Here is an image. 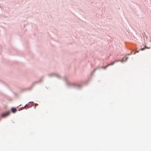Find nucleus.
<instances>
[{"instance_id":"1","label":"nucleus","mask_w":151,"mask_h":151,"mask_svg":"<svg viewBox=\"0 0 151 151\" xmlns=\"http://www.w3.org/2000/svg\"><path fill=\"white\" fill-rule=\"evenodd\" d=\"M10 113L9 112H6V113L3 114H1V116L2 117H5L8 115H9V114Z\"/></svg>"},{"instance_id":"2","label":"nucleus","mask_w":151,"mask_h":151,"mask_svg":"<svg viewBox=\"0 0 151 151\" xmlns=\"http://www.w3.org/2000/svg\"><path fill=\"white\" fill-rule=\"evenodd\" d=\"M17 110V109L15 108H12V111L13 113L15 112Z\"/></svg>"},{"instance_id":"3","label":"nucleus","mask_w":151,"mask_h":151,"mask_svg":"<svg viewBox=\"0 0 151 151\" xmlns=\"http://www.w3.org/2000/svg\"><path fill=\"white\" fill-rule=\"evenodd\" d=\"M114 62H113L111 63V64H109L106 67H103V68H106L107 66H108L109 65H113L114 64Z\"/></svg>"},{"instance_id":"4","label":"nucleus","mask_w":151,"mask_h":151,"mask_svg":"<svg viewBox=\"0 0 151 151\" xmlns=\"http://www.w3.org/2000/svg\"><path fill=\"white\" fill-rule=\"evenodd\" d=\"M128 59V58L127 57H125V58H123V61H125V60H127Z\"/></svg>"},{"instance_id":"5","label":"nucleus","mask_w":151,"mask_h":151,"mask_svg":"<svg viewBox=\"0 0 151 151\" xmlns=\"http://www.w3.org/2000/svg\"><path fill=\"white\" fill-rule=\"evenodd\" d=\"M145 48H147V47H146V46H145V48H141V50H144L145 49Z\"/></svg>"},{"instance_id":"6","label":"nucleus","mask_w":151,"mask_h":151,"mask_svg":"<svg viewBox=\"0 0 151 151\" xmlns=\"http://www.w3.org/2000/svg\"><path fill=\"white\" fill-rule=\"evenodd\" d=\"M37 105V104H35V105L36 106V105Z\"/></svg>"}]
</instances>
